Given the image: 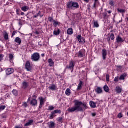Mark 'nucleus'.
<instances>
[{
    "label": "nucleus",
    "mask_w": 128,
    "mask_h": 128,
    "mask_svg": "<svg viewBox=\"0 0 128 128\" xmlns=\"http://www.w3.org/2000/svg\"><path fill=\"white\" fill-rule=\"evenodd\" d=\"M75 106L69 108L68 112H84L86 110H88V108L86 104H84L82 102H80L78 100L74 101Z\"/></svg>",
    "instance_id": "f257e3e1"
},
{
    "label": "nucleus",
    "mask_w": 128,
    "mask_h": 128,
    "mask_svg": "<svg viewBox=\"0 0 128 128\" xmlns=\"http://www.w3.org/2000/svg\"><path fill=\"white\" fill-rule=\"evenodd\" d=\"M80 8V6L78 5V3L72 1L70 2L67 4V8L70 10H74V8Z\"/></svg>",
    "instance_id": "f03ea898"
},
{
    "label": "nucleus",
    "mask_w": 128,
    "mask_h": 128,
    "mask_svg": "<svg viewBox=\"0 0 128 128\" xmlns=\"http://www.w3.org/2000/svg\"><path fill=\"white\" fill-rule=\"evenodd\" d=\"M40 58V54L36 52L32 54L31 59L32 60V62H38Z\"/></svg>",
    "instance_id": "7ed1b4c3"
},
{
    "label": "nucleus",
    "mask_w": 128,
    "mask_h": 128,
    "mask_svg": "<svg viewBox=\"0 0 128 128\" xmlns=\"http://www.w3.org/2000/svg\"><path fill=\"white\" fill-rule=\"evenodd\" d=\"M74 66H76V62L74 61H70V62L69 66H67L66 68V70H71V72H74Z\"/></svg>",
    "instance_id": "20e7f679"
},
{
    "label": "nucleus",
    "mask_w": 128,
    "mask_h": 128,
    "mask_svg": "<svg viewBox=\"0 0 128 128\" xmlns=\"http://www.w3.org/2000/svg\"><path fill=\"white\" fill-rule=\"evenodd\" d=\"M86 56V50L84 49H82L80 50L79 52L76 53V57L78 56V58H84Z\"/></svg>",
    "instance_id": "39448f33"
},
{
    "label": "nucleus",
    "mask_w": 128,
    "mask_h": 128,
    "mask_svg": "<svg viewBox=\"0 0 128 128\" xmlns=\"http://www.w3.org/2000/svg\"><path fill=\"white\" fill-rule=\"evenodd\" d=\"M26 68L28 72H32V66L30 65V61H28L26 64Z\"/></svg>",
    "instance_id": "423d86ee"
},
{
    "label": "nucleus",
    "mask_w": 128,
    "mask_h": 128,
    "mask_svg": "<svg viewBox=\"0 0 128 128\" xmlns=\"http://www.w3.org/2000/svg\"><path fill=\"white\" fill-rule=\"evenodd\" d=\"M77 40H78L80 44H86V40L82 36V35H78L77 36Z\"/></svg>",
    "instance_id": "0eeeda50"
},
{
    "label": "nucleus",
    "mask_w": 128,
    "mask_h": 128,
    "mask_svg": "<svg viewBox=\"0 0 128 128\" xmlns=\"http://www.w3.org/2000/svg\"><path fill=\"white\" fill-rule=\"evenodd\" d=\"M29 86L30 83H28V82H27L26 80H24L22 83V88H23V90H26V88H28Z\"/></svg>",
    "instance_id": "6e6552de"
},
{
    "label": "nucleus",
    "mask_w": 128,
    "mask_h": 128,
    "mask_svg": "<svg viewBox=\"0 0 128 128\" xmlns=\"http://www.w3.org/2000/svg\"><path fill=\"white\" fill-rule=\"evenodd\" d=\"M56 114H62V111L60 110H55L54 112H52L50 114V118L52 120L54 116Z\"/></svg>",
    "instance_id": "1a4fd4ad"
},
{
    "label": "nucleus",
    "mask_w": 128,
    "mask_h": 128,
    "mask_svg": "<svg viewBox=\"0 0 128 128\" xmlns=\"http://www.w3.org/2000/svg\"><path fill=\"white\" fill-rule=\"evenodd\" d=\"M108 54V52H106V50L104 49L102 50V56L103 58V60H104L106 58V56Z\"/></svg>",
    "instance_id": "9d476101"
},
{
    "label": "nucleus",
    "mask_w": 128,
    "mask_h": 128,
    "mask_svg": "<svg viewBox=\"0 0 128 128\" xmlns=\"http://www.w3.org/2000/svg\"><path fill=\"white\" fill-rule=\"evenodd\" d=\"M14 70L12 68H8L6 70V74L8 76H10V74H14Z\"/></svg>",
    "instance_id": "9b49d317"
},
{
    "label": "nucleus",
    "mask_w": 128,
    "mask_h": 128,
    "mask_svg": "<svg viewBox=\"0 0 128 128\" xmlns=\"http://www.w3.org/2000/svg\"><path fill=\"white\" fill-rule=\"evenodd\" d=\"M60 34V30L58 28H56L54 32V36H58Z\"/></svg>",
    "instance_id": "f8f14e48"
},
{
    "label": "nucleus",
    "mask_w": 128,
    "mask_h": 128,
    "mask_svg": "<svg viewBox=\"0 0 128 128\" xmlns=\"http://www.w3.org/2000/svg\"><path fill=\"white\" fill-rule=\"evenodd\" d=\"M14 42H15L18 44L20 45L22 44V39H20V38L18 37L16 38Z\"/></svg>",
    "instance_id": "ddd939ff"
},
{
    "label": "nucleus",
    "mask_w": 128,
    "mask_h": 128,
    "mask_svg": "<svg viewBox=\"0 0 128 128\" xmlns=\"http://www.w3.org/2000/svg\"><path fill=\"white\" fill-rule=\"evenodd\" d=\"M84 82H82V81L80 80V84L78 86V88H77V90H80L82 88V84H83Z\"/></svg>",
    "instance_id": "4468645a"
},
{
    "label": "nucleus",
    "mask_w": 128,
    "mask_h": 128,
    "mask_svg": "<svg viewBox=\"0 0 128 128\" xmlns=\"http://www.w3.org/2000/svg\"><path fill=\"white\" fill-rule=\"evenodd\" d=\"M49 128H56V124L54 122H51L48 124Z\"/></svg>",
    "instance_id": "2eb2a0df"
},
{
    "label": "nucleus",
    "mask_w": 128,
    "mask_h": 128,
    "mask_svg": "<svg viewBox=\"0 0 128 128\" xmlns=\"http://www.w3.org/2000/svg\"><path fill=\"white\" fill-rule=\"evenodd\" d=\"M90 106H91L92 108H96V104L94 103V102L92 101H90Z\"/></svg>",
    "instance_id": "dca6fc26"
},
{
    "label": "nucleus",
    "mask_w": 128,
    "mask_h": 128,
    "mask_svg": "<svg viewBox=\"0 0 128 128\" xmlns=\"http://www.w3.org/2000/svg\"><path fill=\"white\" fill-rule=\"evenodd\" d=\"M30 104L32 106H36V104H38V100H36L35 99H32Z\"/></svg>",
    "instance_id": "f3484780"
},
{
    "label": "nucleus",
    "mask_w": 128,
    "mask_h": 128,
    "mask_svg": "<svg viewBox=\"0 0 128 128\" xmlns=\"http://www.w3.org/2000/svg\"><path fill=\"white\" fill-rule=\"evenodd\" d=\"M96 92L98 94H102V89L100 87H98L96 90Z\"/></svg>",
    "instance_id": "a211bd4d"
},
{
    "label": "nucleus",
    "mask_w": 128,
    "mask_h": 128,
    "mask_svg": "<svg viewBox=\"0 0 128 128\" xmlns=\"http://www.w3.org/2000/svg\"><path fill=\"white\" fill-rule=\"evenodd\" d=\"M116 40L118 43V42H124V40H122V38L118 36V37L116 38Z\"/></svg>",
    "instance_id": "6ab92c4d"
},
{
    "label": "nucleus",
    "mask_w": 128,
    "mask_h": 128,
    "mask_svg": "<svg viewBox=\"0 0 128 128\" xmlns=\"http://www.w3.org/2000/svg\"><path fill=\"white\" fill-rule=\"evenodd\" d=\"M32 124H34V120H30L28 122L25 124L24 126H32Z\"/></svg>",
    "instance_id": "aec40b11"
},
{
    "label": "nucleus",
    "mask_w": 128,
    "mask_h": 128,
    "mask_svg": "<svg viewBox=\"0 0 128 128\" xmlns=\"http://www.w3.org/2000/svg\"><path fill=\"white\" fill-rule=\"evenodd\" d=\"M127 74L126 73L124 74H122L120 78H119V80H124L126 78Z\"/></svg>",
    "instance_id": "412c9836"
},
{
    "label": "nucleus",
    "mask_w": 128,
    "mask_h": 128,
    "mask_svg": "<svg viewBox=\"0 0 128 128\" xmlns=\"http://www.w3.org/2000/svg\"><path fill=\"white\" fill-rule=\"evenodd\" d=\"M93 24H94V26L95 28H100V24H98V20H93Z\"/></svg>",
    "instance_id": "4be33fe9"
},
{
    "label": "nucleus",
    "mask_w": 128,
    "mask_h": 128,
    "mask_svg": "<svg viewBox=\"0 0 128 128\" xmlns=\"http://www.w3.org/2000/svg\"><path fill=\"white\" fill-rule=\"evenodd\" d=\"M116 90L117 94H120L122 92V89L120 88V87L117 86L116 88Z\"/></svg>",
    "instance_id": "5701e85b"
},
{
    "label": "nucleus",
    "mask_w": 128,
    "mask_h": 128,
    "mask_svg": "<svg viewBox=\"0 0 128 128\" xmlns=\"http://www.w3.org/2000/svg\"><path fill=\"white\" fill-rule=\"evenodd\" d=\"M49 90H56V86L54 84L51 85V86H49Z\"/></svg>",
    "instance_id": "b1692460"
},
{
    "label": "nucleus",
    "mask_w": 128,
    "mask_h": 128,
    "mask_svg": "<svg viewBox=\"0 0 128 128\" xmlns=\"http://www.w3.org/2000/svg\"><path fill=\"white\" fill-rule=\"evenodd\" d=\"M44 98H41L40 99V108H42V104H44Z\"/></svg>",
    "instance_id": "393cba45"
},
{
    "label": "nucleus",
    "mask_w": 128,
    "mask_h": 128,
    "mask_svg": "<svg viewBox=\"0 0 128 128\" xmlns=\"http://www.w3.org/2000/svg\"><path fill=\"white\" fill-rule=\"evenodd\" d=\"M48 62L50 63L49 66H50V67L53 66H54V62L52 61V59H49L48 60Z\"/></svg>",
    "instance_id": "a878e982"
},
{
    "label": "nucleus",
    "mask_w": 128,
    "mask_h": 128,
    "mask_svg": "<svg viewBox=\"0 0 128 128\" xmlns=\"http://www.w3.org/2000/svg\"><path fill=\"white\" fill-rule=\"evenodd\" d=\"M4 36L5 40H8V34L6 32H5V33L4 34Z\"/></svg>",
    "instance_id": "bb28decb"
},
{
    "label": "nucleus",
    "mask_w": 128,
    "mask_h": 128,
    "mask_svg": "<svg viewBox=\"0 0 128 128\" xmlns=\"http://www.w3.org/2000/svg\"><path fill=\"white\" fill-rule=\"evenodd\" d=\"M72 94L70 90V88H68L66 91V96H70Z\"/></svg>",
    "instance_id": "cd10ccee"
},
{
    "label": "nucleus",
    "mask_w": 128,
    "mask_h": 128,
    "mask_svg": "<svg viewBox=\"0 0 128 128\" xmlns=\"http://www.w3.org/2000/svg\"><path fill=\"white\" fill-rule=\"evenodd\" d=\"M68 34L72 35V34L74 33V32L72 31V28H69L67 31Z\"/></svg>",
    "instance_id": "c85d7f7f"
},
{
    "label": "nucleus",
    "mask_w": 128,
    "mask_h": 128,
    "mask_svg": "<svg viewBox=\"0 0 128 128\" xmlns=\"http://www.w3.org/2000/svg\"><path fill=\"white\" fill-rule=\"evenodd\" d=\"M104 90L106 92H110V88L106 85L104 86Z\"/></svg>",
    "instance_id": "c756f323"
},
{
    "label": "nucleus",
    "mask_w": 128,
    "mask_h": 128,
    "mask_svg": "<svg viewBox=\"0 0 128 128\" xmlns=\"http://www.w3.org/2000/svg\"><path fill=\"white\" fill-rule=\"evenodd\" d=\"M54 26H55V28H56L58 26H60V22H56V20H54Z\"/></svg>",
    "instance_id": "7c9ffc66"
},
{
    "label": "nucleus",
    "mask_w": 128,
    "mask_h": 128,
    "mask_svg": "<svg viewBox=\"0 0 128 128\" xmlns=\"http://www.w3.org/2000/svg\"><path fill=\"white\" fill-rule=\"evenodd\" d=\"M30 9V8L26 6H25L24 7H22V10L23 11V12H28V10Z\"/></svg>",
    "instance_id": "2f4dec72"
},
{
    "label": "nucleus",
    "mask_w": 128,
    "mask_h": 128,
    "mask_svg": "<svg viewBox=\"0 0 128 128\" xmlns=\"http://www.w3.org/2000/svg\"><path fill=\"white\" fill-rule=\"evenodd\" d=\"M118 10L119 12H120L121 14H124V12H126V10L118 8Z\"/></svg>",
    "instance_id": "473e14b6"
},
{
    "label": "nucleus",
    "mask_w": 128,
    "mask_h": 128,
    "mask_svg": "<svg viewBox=\"0 0 128 128\" xmlns=\"http://www.w3.org/2000/svg\"><path fill=\"white\" fill-rule=\"evenodd\" d=\"M12 92L14 96H18V91L16 90H14L12 91Z\"/></svg>",
    "instance_id": "72a5a7b5"
},
{
    "label": "nucleus",
    "mask_w": 128,
    "mask_h": 128,
    "mask_svg": "<svg viewBox=\"0 0 128 128\" xmlns=\"http://www.w3.org/2000/svg\"><path fill=\"white\" fill-rule=\"evenodd\" d=\"M6 106H0V112H2V110H4L6 109Z\"/></svg>",
    "instance_id": "f704fd0d"
},
{
    "label": "nucleus",
    "mask_w": 128,
    "mask_h": 128,
    "mask_svg": "<svg viewBox=\"0 0 128 128\" xmlns=\"http://www.w3.org/2000/svg\"><path fill=\"white\" fill-rule=\"evenodd\" d=\"M48 20L50 22H54V20H54L53 18L50 17V18H48Z\"/></svg>",
    "instance_id": "c9c22d12"
},
{
    "label": "nucleus",
    "mask_w": 128,
    "mask_h": 128,
    "mask_svg": "<svg viewBox=\"0 0 128 128\" xmlns=\"http://www.w3.org/2000/svg\"><path fill=\"white\" fill-rule=\"evenodd\" d=\"M119 80H120V78L118 76H117L114 78V82H118Z\"/></svg>",
    "instance_id": "e433bc0d"
},
{
    "label": "nucleus",
    "mask_w": 128,
    "mask_h": 128,
    "mask_svg": "<svg viewBox=\"0 0 128 128\" xmlns=\"http://www.w3.org/2000/svg\"><path fill=\"white\" fill-rule=\"evenodd\" d=\"M110 38H111L112 40H114V34H111Z\"/></svg>",
    "instance_id": "4c0bfd02"
},
{
    "label": "nucleus",
    "mask_w": 128,
    "mask_h": 128,
    "mask_svg": "<svg viewBox=\"0 0 128 128\" xmlns=\"http://www.w3.org/2000/svg\"><path fill=\"white\" fill-rule=\"evenodd\" d=\"M54 110V107L52 106H49L48 110Z\"/></svg>",
    "instance_id": "58836bf2"
},
{
    "label": "nucleus",
    "mask_w": 128,
    "mask_h": 128,
    "mask_svg": "<svg viewBox=\"0 0 128 128\" xmlns=\"http://www.w3.org/2000/svg\"><path fill=\"white\" fill-rule=\"evenodd\" d=\"M58 122H62V118H58L57 119Z\"/></svg>",
    "instance_id": "ea45409f"
},
{
    "label": "nucleus",
    "mask_w": 128,
    "mask_h": 128,
    "mask_svg": "<svg viewBox=\"0 0 128 128\" xmlns=\"http://www.w3.org/2000/svg\"><path fill=\"white\" fill-rule=\"evenodd\" d=\"M9 58H10V60H14V55L10 54L9 56Z\"/></svg>",
    "instance_id": "a19ab883"
},
{
    "label": "nucleus",
    "mask_w": 128,
    "mask_h": 128,
    "mask_svg": "<svg viewBox=\"0 0 128 128\" xmlns=\"http://www.w3.org/2000/svg\"><path fill=\"white\" fill-rule=\"evenodd\" d=\"M110 5L112 6H114V1H110Z\"/></svg>",
    "instance_id": "79ce46f5"
},
{
    "label": "nucleus",
    "mask_w": 128,
    "mask_h": 128,
    "mask_svg": "<svg viewBox=\"0 0 128 128\" xmlns=\"http://www.w3.org/2000/svg\"><path fill=\"white\" fill-rule=\"evenodd\" d=\"M16 31H14L13 32H12V36H11V38H14V36H16Z\"/></svg>",
    "instance_id": "37998d69"
},
{
    "label": "nucleus",
    "mask_w": 128,
    "mask_h": 128,
    "mask_svg": "<svg viewBox=\"0 0 128 128\" xmlns=\"http://www.w3.org/2000/svg\"><path fill=\"white\" fill-rule=\"evenodd\" d=\"M106 80L107 82H110V75H106Z\"/></svg>",
    "instance_id": "c03bdc74"
},
{
    "label": "nucleus",
    "mask_w": 128,
    "mask_h": 128,
    "mask_svg": "<svg viewBox=\"0 0 128 128\" xmlns=\"http://www.w3.org/2000/svg\"><path fill=\"white\" fill-rule=\"evenodd\" d=\"M118 118H122V114L120 113L118 114Z\"/></svg>",
    "instance_id": "a18cd8bd"
},
{
    "label": "nucleus",
    "mask_w": 128,
    "mask_h": 128,
    "mask_svg": "<svg viewBox=\"0 0 128 128\" xmlns=\"http://www.w3.org/2000/svg\"><path fill=\"white\" fill-rule=\"evenodd\" d=\"M98 0H95V2L93 6L94 8H96V4H98Z\"/></svg>",
    "instance_id": "49530a36"
},
{
    "label": "nucleus",
    "mask_w": 128,
    "mask_h": 128,
    "mask_svg": "<svg viewBox=\"0 0 128 128\" xmlns=\"http://www.w3.org/2000/svg\"><path fill=\"white\" fill-rule=\"evenodd\" d=\"M4 55L0 54V62H2V58H4Z\"/></svg>",
    "instance_id": "de8ad7c7"
},
{
    "label": "nucleus",
    "mask_w": 128,
    "mask_h": 128,
    "mask_svg": "<svg viewBox=\"0 0 128 128\" xmlns=\"http://www.w3.org/2000/svg\"><path fill=\"white\" fill-rule=\"evenodd\" d=\"M16 12H17V14L18 16H20V14H21V12L18 10H16Z\"/></svg>",
    "instance_id": "09e8293b"
},
{
    "label": "nucleus",
    "mask_w": 128,
    "mask_h": 128,
    "mask_svg": "<svg viewBox=\"0 0 128 128\" xmlns=\"http://www.w3.org/2000/svg\"><path fill=\"white\" fill-rule=\"evenodd\" d=\"M23 106H24V108H28V103L25 102L23 104Z\"/></svg>",
    "instance_id": "8fccbe9b"
},
{
    "label": "nucleus",
    "mask_w": 128,
    "mask_h": 128,
    "mask_svg": "<svg viewBox=\"0 0 128 128\" xmlns=\"http://www.w3.org/2000/svg\"><path fill=\"white\" fill-rule=\"evenodd\" d=\"M96 116V113H92V116L94 117V116Z\"/></svg>",
    "instance_id": "3c124183"
},
{
    "label": "nucleus",
    "mask_w": 128,
    "mask_h": 128,
    "mask_svg": "<svg viewBox=\"0 0 128 128\" xmlns=\"http://www.w3.org/2000/svg\"><path fill=\"white\" fill-rule=\"evenodd\" d=\"M38 46H42V42H38Z\"/></svg>",
    "instance_id": "603ef678"
},
{
    "label": "nucleus",
    "mask_w": 128,
    "mask_h": 128,
    "mask_svg": "<svg viewBox=\"0 0 128 128\" xmlns=\"http://www.w3.org/2000/svg\"><path fill=\"white\" fill-rule=\"evenodd\" d=\"M36 34H40V32L36 31V32H35Z\"/></svg>",
    "instance_id": "864d4df0"
},
{
    "label": "nucleus",
    "mask_w": 128,
    "mask_h": 128,
    "mask_svg": "<svg viewBox=\"0 0 128 128\" xmlns=\"http://www.w3.org/2000/svg\"><path fill=\"white\" fill-rule=\"evenodd\" d=\"M108 42H110V37H108Z\"/></svg>",
    "instance_id": "5fc2aeb1"
},
{
    "label": "nucleus",
    "mask_w": 128,
    "mask_h": 128,
    "mask_svg": "<svg viewBox=\"0 0 128 128\" xmlns=\"http://www.w3.org/2000/svg\"><path fill=\"white\" fill-rule=\"evenodd\" d=\"M20 15L21 16H24V12H21Z\"/></svg>",
    "instance_id": "6e6d98bb"
},
{
    "label": "nucleus",
    "mask_w": 128,
    "mask_h": 128,
    "mask_svg": "<svg viewBox=\"0 0 128 128\" xmlns=\"http://www.w3.org/2000/svg\"><path fill=\"white\" fill-rule=\"evenodd\" d=\"M84 2H90V0H84Z\"/></svg>",
    "instance_id": "4d7b16f0"
},
{
    "label": "nucleus",
    "mask_w": 128,
    "mask_h": 128,
    "mask_svg": "<svg viewBox=\"0 0 128 128\" xmlns=\"http://www.w3.org/2000/svg\"><path fill=\"white\" fill-rule=\"evenodd\" d=\"M6 118V116H2V118Z\"/></svg>",
    "instance_id": "13d9d810"
},
{
    "label": "nucleus",
    "mask_w": 128,
    "mask_h": 128,
    "mask_svg": "<svg viewBox=\"0 0 128 128\" xmlns=\"http://www.w3.org/2000/svg\"><path fill=\"white\" fill-rule=\"evenodd\" d=\"M32 98H36V96L34 95V96H32Z\"/></svg>",
    "instance_id": "bf43d9fd"
},
{
    "label": "nucleus",
    "mask_w": 128,
    "mask_h": 128,
    "mask_svg": "<svg viewBox=\"0 0 128 128\" xmlns=\"http://www.w3.org/2000/svg\"><path fill=\"white\" fill-rule=\"evenodd\" d=\"M42 58H44V54H42Z\"/></svg>",
    "instance_id": "052dcab7"
},
{
    "label": "nucleus",
    "mask_w": 128,
    "mask_h": 128,
    "mask_svg": "<svg viewBox=\"0 0 128 128\" xmlns=\"http://www.w3.org/2000/svg\"><path fill=\"white\" fill-rule=\"evenodd\" d=\"M108 14H112V11H110V10L108 11Z\"/></svg>",
    "instance_id": "680f3d73"
},
{
    "label": "nucleus",
    "mask_w": 128,
    "mask_h": 128,
    "mask_svg": "<svg viewBox=\"0 0 128 128\" xmlns=\"http://www.w3.org/2000/svg\"><path fill=\"white\" fill-rule=\"evenodd\" d=\"M30 98L28 99V102H30Z\"/></svg>",
    "instance_id": "e2e57ef3"
},
{
    "label": "nucleus",
    "mask_w": 128,
    "mask_h": 128,
    "mask_svg": "<svg viewBox=\"0 0 128 128\" xmlns=\"http://www.w3.org/2000/svg\"><path fill=\"white\" fill-rule=\"evenodd\" d=\"M122 22V20H120V21H119V24H120V22Z\"/></svg>",
    "instance_id": "0e129e2a"
},
{
    "label": "nucleus",
    "mask_w": 128,
    "mask_h": 128,
    "mask_svg": "<svg viewBox=\"0 0 128 128\" xmlns=\"http://www.w3.org/2000/svg\"><path fill=\"white\" fill-rule=\"evenodd\" d=\"M74 48H76V46H73Z\"/></svg>",
    "instance_id": "69168bd1"
},
{
    "label": "nucleus",
    "mask_w": 128,
    "mask_h": 128,
    "mask_svg": "<svg viewBox=\"0 0 128 128\" xmlns=\"http://www.w3.org/2000/svg\"><path fill=\"white\" fill-rule=\"evenodd\" d=\"M118 68H120V66H118Z\"/></svg>",
    "instance_id": "338daca9"
}]
</instances>
